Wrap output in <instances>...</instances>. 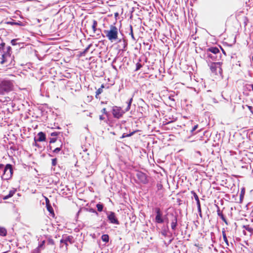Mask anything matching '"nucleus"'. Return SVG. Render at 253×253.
Masks as SVG:
<instances>
[{"mask_svg": "<svg viewBox=\"0 0 253 253\" xmlns=\"http://www.w3.org/2000/svg\"><path fill=\"white\" fill-rule=\"evenodd\" d=\"M191 193L193 195L194 197L197 202V205L200 204V202L197 194L194 191H192Z\"/></svg>", "mask_w": 253, "mask_h": 253, "instance_id": "nucleus-20", "label": "nucleus"}, {"mask_svg": "<svg viewBox=\"0 0 253 253\" xmlns=\"http://www.w3.org/2000/svg\"><path fill=\"white\" fill-rule=\"evenodd\" d=\"M115 16L116 17L118 16V13L117 12L115 13Z\"/></svg>", "mask_w": 253, "mask_h": 253, "instance_id": "nucleus-49", "label": "nucleus"}, {"mask_svg": "<svg viewBox=\"0 0 253 253\" xmlns=\"http://www.w3.org/2000/svg\"><path fill=\"white\" fill-rule=\"evenodd\" d=\"M16 40H15V39H13V40H11V44L13 45H15L16 44Z\"/></svg>", "mask_w": 253, "mask_h": 253, "instance_id": "nucleus-42", "label": "nucleus"}, {"mask_svg": "<svg viewBox=\"0 0 253 253\" xmlns=\"http://www.w3.org/2000/svg\"><path fill=\"white\" fill-rule=\"evenodd\" d=\"M97 26V22L95 20L92 21V25L91 26L92 30L93 33H95L96 31V27Z\"/></svg>", "mask_w": 253, "mask_h": 253, "instance_id": "nucleus-19", "label": "nucleus"}, {"mask_svg": "<svg viewBox=\"0 0 253 253\" xmlns=\"http://www.w3.org/2000/svg\"><path fill=\"white\" fill-rule=\"evenodd\" d=\"M101 104H107V101H105V102L101 101Z\"/></svg>", "mask_w": 253, "mask_h": 253, "instance_id": "nucleus-46", "label": "nucleus"}, {"mask_svg": "<svg viewBox=\"0 0 253 253\" xmlns=\"http://www.w3.org/2000/svg\"><path fill=\"white\" fill-rule=\"evenodd\" d=\"M136 176L140 183L143 184H147L148 183L149 180L147 175L142 171H137Z\"/></svg>", "mask_w": 253, "mask_h": 253, "instance_id": "nucleus-6", "label": "nucleus"}, {"mask_svg": "<svg viewBox=\"0 0 253 253\" xmlns=\"http://www.w3.org/2000/svg\"><path fill=\"white\" fill-rule=\"evenodd\" d=\"M198 127V125H195L191 129V132L193 133Z\"/></svg>", "mask_w": 253, "mask_h": 253, "instance_id": "nucleus-38", "label": "nucleus"}, {"mask_svg": "<svg viewBox=\"0 0 253 253\" xmlns=\"http://www.w3.org/2000/svg\"><path fill=\"white\" fill-rule=\"evenodd\" d=\"M47 243L49 245H54V241H53V239H50V238H49L47 240Z\"/></svg>", "mask_w": 253, "mask_h": 253, "instance_id": "nucleus-30", "label": "nucleus"}, {"mask_svg": "<svg viewBox=\"0 0 253 253\" xmlns=\"http://www.w3.org/2000/svg\"><path fill=\"white\" fill-rule=\"evenodd\" d=\"M155 211L156 213L155 217V221L157 223H162L164 222V220L162 217L163 213L159 208H156Z\"/></svg>", "mask_w": 253, "mask_h": 253, "instance_id": "nucleus-8", "label": "nucleus"}, {"mask_svg": "<svg viewBox=\"0 0 253 253\" xmlns=\"http://www.w3.org/2000/svg\"><path fill=\"white\" fill-rule=\"evenodd\" d=\"M37 140L36 139V138H34V143L33 144V145L36 147H39V145L37 143Z\"/></svg>", "mask_w": 253, "mask_h": 253, "instance_id": "nucleus-40", "label": "nucleus"}, {"mask_svg": "<svg viewBox=\"0 0 253 253\" xmlns=\"http://www.w3.org/2000/svg\"><path fill=\"white\" fill-rule=\"evenodd\" d=\"M11 53V48L10 46L7 47V50L2 55V60L0 61L1 64H3L7 60V57H10Z\"/></svg>", "mask_w": 253, "mask_h": 253, "instance_id": "nucleus-10", "label": "nucleus"}, {"mask_svg": "<svg viewBox=\"0 0 253 253\" xmlns=\"http://www.w3.org/2000/svg\"><path fill=\"white\" fill-rule=\"evenodd\" d=\"M222 234L224 241L225 242L226 246H229V243H228V239H227V238L226 236L225 230L224 228H223L222 229Z\"/></svg>", "mask_w": 253, "mask_h": 253, "instance_id": "nucleus-16", "label": "nucleus"}, {"mask_svg": "<svg viewBox=\"0 0 253 253\" xmlns=\"http://www.w3.org/2000/svg\"><path fill=\"white\" fill-rule=\"evenodd\" d=\"M45 200L46 206L50 205V201H49V199L46 197H45Z\"/></svg>", "mask_w": 253, "mask_h": 253, "instance_id": "nucleus-36", "label": "nucleus"}, {"mask_svg": "<svg viewBox=\"0 0 253 253\" xmlns=\"http://www.w3.org/2000/svg\"><path fill=\"white\" fill-rule=\"evenodd\" d=\"M130 35L132 39L134 40L135 39H134V35H133V33L132 27L131 25L130 26Z\"/></svg>", "mask_w": 253, "mask_h": 253, "instance_id": "nucleus-31", "label": "nucleus"}, {"mask_svg": "<svg viewBox=\"0 0 253 253\" xmlns=\"http://www.w3.org/2000/svg\"><path fill=\"white\" fill-rule=\"evenodd\" d=\"M252 90H253V84L251 85Z\"/></svg>", "mask_w": 253, "mask_h": 253, "instance_id": "nucleus-50", "label": "nucleus"}, {"mask_svg": "<svg viewBox=\"0 0 253 253\" xmlns=\"http://www.w3.org/2000/svg\"><path fill=\"white\" fill-rule=\"evenodd\" d=\"M5 45V43L4 42H1L0 43V50H3V47Z\"/></svg>", "mask_w": 253, "mask_h": 253, "instance_id": "nucleus-37", "label": "nucleus"}, {"mask_svg": "<svg viewBox=\"0 0 253 253\" xmlns=\"http://www.w3.org/2000/svg\"><path fill=\"white\" fill-rule=\"evenodd\" d=\"M57 164V159L54 158L52 159V166H55Z\"/></svg>", "mask_w": 253, "mask_h": 253, "instance_id": "nucleus-33", "label": "nucleus"}, {"mask_svg": "<svg viewBox=\"0 0 253 253\" xmlns=\"http://www.w3.org/2000/svg\"><path fill=\"white\" fill-rule=\"evenodd\" d=\"M245 193V190L244 188H243L241 190V193L240 195V203H242L244 199V195Z\"/></svg>", "mask_w": 253, "mask_h": 253, "instance_id": "nucleus-22", "label": "nucleus"}, {"mask_svg": "<svg viewBox=\"0 0 253 253\" xmlns=\"http://www.w3.org/2000/svg\"><path fill=\"white\" fill-rule=\"evenodd\" d=\"M107 218L111 223L117 225L120 223L115 213L113 211L109 212L107 215Z\"/></svg>", "mask_w": 253, "mask_h": 253, "instance_id": "nucleus-9", "label": "nucleus"}, {"mask_svg": "<svg viewBox=\"0 0 253 253\" xmlns=\"http://www.w3.org/2000/svg\"><path fill=\"white\" fill-rule=\"evenodd\" d=\"M207 52H211V53H213V54H216L219 52V50L216 47H211L207 49Z\"/></svg>", "mask_w": 253, "mask_h": 253, "instance_id": "nucleus-15", "label": "nucleus"}, {"mask_svg": "<svg viewBox=\"0 0 253 253\" xmlns=\"http://www.w3.org/2000/svg\"><path fill=\"white\" fill-rule=\"evenodd\" d=\"M59 132H52L50 135L51 136H57L58 134H59Z\"/></svg>", "mask_w": 253, "mask_h": 253, "instance_id": "nucleus-39", "label": "nucleus"}, {"mask_svg": "<svg viewBox=\"0 0 253 253\" xmlns=\"http://www.w3.org/2000/svg\"><path fill=\"white\" fill-rule=\"evenodd\" d=\"M39 138L37 139L39 142L45 141L46 140V136L44 133L41 131L38 133Z\"/></svg>", "mask_w": 253, "mask_h": 253, "instance_id": "nucleus-13", "label": "nucleus"}, {"mask_svg": "<svg viewBox=\"0 0 253 253\" xmlns=\"http://www.w3.org/2000/svg\"><path fill=\"white\" fill-rule=\"evenodd\" d=\"M197 208H198V212L199 213L200 215L201 216L202 210H201V204L198 205Z\"/></svg>", "mask_w": 253, "mask_h": 253, "instance_id": "nucleus-34", "label": "nucleus"}, {"mask_svg": "<svg viewBox=\"0 0 253 253\" xmlns=\"http://www.w3.org/2000/svg\"><path fill=\"white\" fill-rule=\"evenodd\" d=\"M221 50H222V53H223L225 55H226V52H225V51H224V50L222 48H221Z\"/></svg>", "mask_w": 253, "mask_h": 253, "instance_id": "nucleus-45", "label": "nucleus"}, {"mask_svg": "<svg viewBox=\"0 0 253 253\" xmlns=\"http://www.w3.org/2000/svg\"><path fill=\"white\" fill-rule=\"evenodd\" d=\"M217 214L219 216H220V217L221 218V219L223 220V221L226 224V225H228V221H227L226 219L224 217L222 212L220 211L219 207H218V209L217 210Z\"/></svg>", "mask_w": 253, "mask_h": 253, "instance_id": "nucleus-14", "label": "nucleus"}, {"mask_svg": "<svg viewBox=\"0 0 253 253\" xmlns=\"http://www.w3.org/2000/svg\"><path fill=\"white\" fill-rule=\"evenodd\" d=\"M101 112L107 116H108L109 115L108 112L107 111V110L105 108H104L102 109Z\"/></svg>", "mask_w": 253, "mask_h": 253, "instance_id": "nucleus-32", "label": "nucleus"}, {"mask_svg": "<svg viewBox=\"0 0 253 253\" xmlns=\"http://www.w3.org/2000/svg\"><path fill=\"white\" fill-rule=\"evenodd\" d=\"M13 84L12 81L3 80L0 83V95H3L13 89Z\"/></svg>", "mask_w": 253, "mask_h": 253, "instance_id": "nucleus-4", "label": "nucleus"}, {"mask_svg": "<svg viewBox=\"0 0 253 253\" xmlns=\"http://www.w3.org/2000/svg\"><path fill=\"white\" fill-rule=\"evenodd\" d=\"M99 119L101 121L104 120L105 119V118L102 115H100L99 116Z\"/></svg>", "mask_w": 253, "mask_h": 253, "instance_id": "nucleus-44", "label": "nucleus"}, {"mask_svg": "<svg viewBox=\"0 0 253 253\" xmlns=\"http://www.w3.org/2000/svg\"><path fill=\"white\" fill-rule=\"evenodd\" d=\"M248 108H249V110L251 111V112L253 114V107L251 106L247 105Z\"/></svg>", "mask_w": 253, "mask_h": 253, "instance_id": "nucleus-43", "label": "nucleus"}, {"mask_svg": "<svg viewBox=\"0 0 253 253\" xmlns=\"http://www.w3.org/2000/svg\"><path fill=\"white\" fill-rule=\"evenodd\" d=\"M101 239L103 242L107 243L109 240V235L107 234H103L101 236Z\"/></svg>", "mask_w": 253, "mask_h": 253, "instance_id": "nucleus-21", "label": "nucleus"}, {"mask_svg": "<svg viewBox=\"0 0 253 253\" xmlns=\"http://www.w3.org/2000/svg\"><path fill=\"white\" fill-rule=\"evenodd\" d=\"M62 147V144L60 145V147H57L53 150V152L54 153H58L61 150Z\"/></svg>", "mask_w": 253, "mask_h": 253, "instance_id": "nucleus-26", "label": "nucleus"}, {"mask_svg": "<svg viewBox=\"0 0 253 253\" xmlns=\"http://www.w3.org/2000/svg\"><path fill=\"white\" fill-rule=\"evenodd\" d=\"M142 67V65L140 63H139V62L137 63L136 64L135 71H137V70H139Z\"/></svg>", "mask_w": 253, "mask_h": 253, "instance_id": "nucleus-29", "label": "nucleus"}, {"mask_svg": "<svg viewBox=\"0 0 253 253\" xmlns=\"http://www.w3.org/2000/svg\"><path fill=\"white\" fill-rule=\"evenodd\" d=\"M57 138H50L49 143H53L56 141Z\"/></svg>", "mask_w": 253, "mask_h": 253, "instance_id": "nucleus-35", "label": "nucleus"}, {"mask_svg": "<svg viewBox=\"0 0 253 253\" xmlns=\"http://www.w3.org/2000/svg\"><path fill=\"white\" fill-rule=\"evenodd\" d=\"M243 228L245 229L247 231L250 232V233H253V228L250 227L249 225H244Z\"/></svg>", "mask_w": 253, "mask_h": 253, "instance_id": "nucleus-23", "label": "nucleus"}, {"mask_svg": "<svg viewBox=\"0 0 253 253\" xmlns=\"http://www.w3.org/2000/svg\"><path fill=\"white\" fill-rule=\"evenodd\" d=\"M171 215L173 218L171 223V227L173 230H175L177 225V216L174 215L173 214H171Z\"/></svg>", "mask_w": 253, "mask_h": 253, "instance_id": "nucleus-12", "label": "nucleus"}, {"mask_svg": "<svg viewBox=\"0 0 253 253\" xmlns=\"http://www.w3.org/2000/svg\"><path fill=\"white\" fill-rule=\"evenodd\" d=\"M68 242H69L70 244L73 243V237L72 236H68L65 239H62L60 240V243L64 244L66 246V249H68Z\"/></svg>", "mask_w": 253, "mask_h": 253, "instance_id": "nucleus-11", "label": "nucleus"}, {"mask_svg": "<svg viewBox=\"0 0 253 253\" xmlns=\"http://www.w3.org/2000/svg\"><path fill=\"white\" fill-rule=\"evenodd\" d=\"M222 63L220 62H211L209 66L211 72L214 75H217L218 74L221 75L222 73Z\"/></svg>", "mask_w": 253, "mask_h": 253, "instance_id": "nucleus-5", "label": "nucleus"}, {"mask_svg": "<svg viewBox=\"0 0 253 253\" xmlns=\"http://www.w3.org/2000/svg\"><path fill=\"white\" fill-rule=\"evenodd\" d=\"M44 243H45V241H42V243L40 245V247H42V246H43Z\"/></svg>", "mask_w": 253, "mask_h": 253, "instance_id": "nucleus-47", "label": "nucleus"}, {"mask_svg": "<svg viewBox=\"0 0 253 253\" xmlns=\"http://www.w3.org/2000/svg\"><path fill=\"white\" fill-rule=\"evenodd\" d=\"M47 210L50 212L51 216L54 217L55 216V213L54 212V210L51 206V205L46 206Z\"/></svg>", "mask_w": 253, "mask_h": 253, "instance_id": "nucleus-17", "label": "nucleus"}, {"mask_svg": "<svg viewBox=\"0 0 253 253\" xmlns=\"http://www.w3.org/2000/svg\"><path fill=\"white\" fill-rule=\"evenodd\" d=\"M103 92V89H102L101 88H98L96 92H95V97L96 98H98V96Z\"/></svg>", "mask_w": 253, "mask_h": 253, "instance_id": "nucleus-24", "label": "nucleus"}, {"mask_svg": "<svg viewBox=\"0 0 253 253\" xmlns=\"http://www.w3.org/2000/svg\"><path fill=\"white\" fill-rule=\"evenodd\" d=\"M106 38L111 42H115L118 39V29L114 25H111L109 30L104 31Z\"/></svg>", "mask_w": 253, "mask_h": 253, "instance_id": "nucleus-2", "label": "nucleus"}, {"mask_svg": "<svg viewBox=\"0 0 253 253\" xmlns=\"http://www.w3.org/2000/svg\"><path fill=\"white\" fill-rule=\"evenodd\" d=\"M166 221L167 222V223H169V221H168V218H167V219H166Z\"/></svg>", "mask_w": 253, "mask_h": 253, "instance_id": "nucleus-51", "label": "nucleus"}, {"mask_svg": "<svg viewBox=\"0 0 253 253\" xmlns=\"http://www.w3.org/2000/svg\"><path fill=\"white\" fill-rule=\"evenodd\" d=\"M17 192L16 188H11L9 191L8 193H6L5 190H2V193L4 194V195H2V199L4 200H7L12 197L13 196V195L16 193Z\"/></svg>", "mask_w": 253, "mask_h": 253, "instance_id": "nucleus-7", "label": "nucleus"}, {"mask_svg": "<svg viewBox=\"0 0 253 253\" xmlns=\"http://www.w3.org/2000/svg\"><path fill=\"white\" fill-rule=\"evenodd\" d=\"M7 235L6 229L0 226V235L1 236H5Z\"/></svg>", "mask_w": 253, "mask_h": 253, "instance_id": "nucleus-18", "label": "nucleus"}, {"mask_svg": "<svg viewBox=\"0 0 253 253\" xmlns=\"http://www.w3.org/2000/svg\"><path fill=\"white\" fill-rule=\"evenodd\" d=\"M134 133V132H131V133H129V134H127V135H126V136H125V135H124V134H123V136H122V137H128V136H131V135H132Z\"/></svg>", "mask_w": 253, "mask_h": 253, "instance_id": "nucleus-41", "label": "nucleus"}, {"mask_svg": "<svg viewBox=\"0 0 253 253\" xmlns=\"http://www.w3.org/2000/svg\"><path fill=\"white\" fill-rule=\"evenodd\" d=\"M2 171H3V173L0 176L2 180L7 181L10 179L13 173L12 166L8 164L4 166L3 164H0V175Z\"/></svg>", "mask_w": 253, "mask_h": 253, "instance_id": "nucleus-1", "label": "nucleus"}, {"mask_svg": "<svg viewBox=\"0 0 253 253\" xmlns=\"http://www.w3.org/2000/svg\"><path fill=\"white\" fill-rule=\"evenodd\" d=\"M104 88V85L103 84H102L101 85V87L99 88H101L102 89H103V88Z\"/></svg>", "mask_w": 253, "mask_h": 253, "instance_id": "nucleus-48", "label": "nucleus"}, {"mask_svg": "<svg viewBox=\"0 0 253 253\" xmlns=\"http://www.w3.org/2000/svg\"><path fill=\"white\" fill-rule=\"evenodd\" d=\"M211 54H209V55H208V56H209V57H211Z\"/></svg>", "mask_w": 253, "mask_h": 253, "instance_id": "nucleus-52", "label": "nucleus"}, {"mask_svg": "<svg viewBox=\"0 0 253 253\" xmlns=\"http://www.w3.org/2000/svg\"><path fill=\"white\" fill-rule=\"evenodd\" d=\"M96 208L97 209V211L99 212H101L103 211V205L101 204H98L96 205Z\"/></svg>", "mask_w": 253, "mask_h": 253, "instance_id": "nucleus-25", "label": "nucleus"}, {"mask_svg": "<svg viewBox=\"0 0 253 253\" xmlns=\"http://www.w3.org/2000/svg\"><path fill=\"white\" fill-rule=\"evenodd\" d=\"M132 101V98H130L127 103V106L126 109L125 111H124L121 107L118 106H114L112 108V114L115 118L120 119L123 117V115L126 112L128 111L131 106V104Z\"/></svg>", "mask_w": 253, "mask_h": 253, "instance_id": "nucleus-3", "label": "nucleus"}, {"mask_svg": "<svg viewBox=\"0 0 253 253\" xmlns=\"http://www.w3.org/2000/svg\"><path fill=\"white\" fill-rule=\"evenodd\" d=\"M91 46V44H89L88 45V46L85 48L84 49V50L81 53V55H84L87 52V51L88 50L89 48H90V47Z\"/></svg>", "mask_w": 253, "mask_h": 253, "instance_id": "nucleus-27", "label": "nucleus"}, {"mask_svg": "<svg viewBox=\"0 0 253 253\" xmlns=\"http://www.w3.org/2000/svg\"><path fill=\"white\" fill-rule=\"evenodd\" d=\"M157 188L158 191L162 190L163 189V186L161 182L158 183L157 184Z\"/></svg>", "mask_w": 253, "mask_h": 253, "instance_id": "nucleus-28", "label": "nucleus"}]
</instances>
